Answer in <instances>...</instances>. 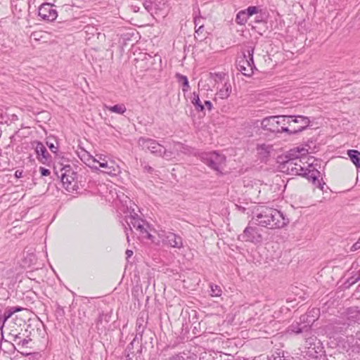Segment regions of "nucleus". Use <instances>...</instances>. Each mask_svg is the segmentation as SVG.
<instances>
[{
    "mask_svg": "<svg viewBox=\"0 0 360 360\" xmlns=\"http://www.w3.org/2000/svg\"><path fill=\"white\" fill-rule=\"evenodd\" d=\"M309 124V118L302 115H278L263 119L261 125L264 130L274 133L294 134L302 131Z\"/></svg>",
    "mask_w": 360,
    "mask_h": 360,
    "instance_id": "1",
    "label": "nucleus"
},
{
    "mask_svg": "<svg viewBox=\"0 0 360 360\" xmlns=\"http://www.w3.org/2000/svg\"><path fill=\"white\" fill-rule=\"evenodd\" d=\"M255 224L269 229H281L288 223V219L279 210L268 207H258L252 218Z\"/></svg>",
    "mask_w": 360,
    "mask_h": 360,
    "instance_id": "2",
    "label": "nucleus"
},
{
    "mask_svg": "<svg viewBox=\"0 0 360 360\" xmlns=\"http://www.w3.org/2000/svg\"><path fill=\"white\" fill-rule=\"evenodd\" d=\"M125 200H120L122 202H125L126 211L124 210V212L126 213L125 215V222L129 226V229L131 231L132 229H135L136 231L139 232L141 236L143 238H147L151 240L152 243L159 244V243H156L154 240V236L150 234L148 230L149 228V225L141 218H140L138 214L136 212L133 206L134 205L131 200L126 196ZM124 207V205H123Z\"/></svg>",
    "mask_w": 360,
    "mask_h": 360,
    "instance_id": "3",
    "label": "nucleus"
},
{
    "mask_svg": "<svg viewBox=\"0 0 360 360\" xmlns=\"http://www.w3.org/2000/svg\"><path fill=\"white\" fill-rule=\"evenodd\" d=\"M138 144L143 149H148L151 153L156 156L161 157L167 160L175 158L179 155V152H184V146L180 143L174 144L172 149H167L158 141L151 139L140 138Z\"/></svg>",
    "mask_w": 360,
    "mask_h": 360,
    "instance_id": "4",
    "label": "nucleus"
},
{
    "mask_svg": "<svg viewBox=\"0 0 360 360\" xmlns=\"http://www.w3.org/2000/svg\"><path fill=\"white\" fill-rule=\"evenodd\" d=\"M307 154L308 149L304 147H297L291 150V158L285 162L284 167L292 174H302L306 168L302 165V159H305Z\"/></svg>",
    "mask_w": 360,
    "mask_h": 360,
    "instance_id": "5",
    "label": "nucleus"
},
{
    "mask_svg": "<svg viewBox=\"0 0 360 360\" xmlns=\"http://www.w3.org/2000/svg\"><path fill=\"white\" fill-rule=\"evenodd\" d=\"M200 159L208 167L220 172L226 162V157L215 151L201 153Z\"/></svg>",
    "mask_w": 360,
    "mask_h": 360,
    "instance_id": "6",
    "label": "nucleus"
},
{
    "mask_svg": "<svg viewBox=\"0 0 360 360\" xmlns=\"http://www.w3.org/2000/svg\"><path fill=\"white\" fill-rule=\"evenodd\" d=\"M158 236L162 244L167 247L181 249L184 247L182 238L173 232L165 230H160L158 232Z\"/></svg>",
    "mask_w": 360,
    "mask_h": 360,
    "instance_id": "7",
    "label": "nucleus"
},
{
    "mask_svg": "<svg viewBox=\"0 0 360 360\" xmlns=\"http://www.w3.org/2000/svg\"><path fill=\"white\" fill-rule=\"evenodd\" d=\"M224 80V74L210 73L201 78L198 82L199 91H212L214 85Z\"/></svg>",
    "mask_w": 360,
    "mask_h": 360,
    "instance_id": "8",
    "label": "nucleus"
},
{
    "mask_svg": "<svg viewBox=\"0 0 360 360\" xmlns=\"http://www.w3.org/2000/svg\"><path fill=\"white\" fill-rule=\"evenodd\" d=\"M60 179L65 189L68 191L74 190L76 186L77 174L70 165H65L60 169Z\"/></svg>",
    "mask_w": 360,
    "mask_h": 360,
    "instance_id": "9",
    "label": "nucleus"
},
{
    "mask_svg": "<svg viewBox=\"0 0 360 360\" xmlns=\"http://www.w3.org/2000/svg\"><path fill=\"white\" fill-rule=\"evenodd\" d=\"M239 238L255 244L262 242V237L257 226H248L243 233L239 236Z\"/></svg>",
    "mask_w": 360,
    "mask_h": 360,
    "instance_id": "10",
    "label": "nucleus"
},
{
    "mask_svg": "<svg viewBox=\"0 0 360 360\" xmlns=\"http://www.w3.org/2000/svg\"><path fill=\"white\" fill-rule=\"evenodd\" d=\"M253 53L252 48L248 49V58L244 56V58L239 60L238 64V69L244 75L250 76L253 72L254 63H253Z\"/></svg>",
    "mask_w": 360,
    "mask_h": 360,
    "instance_id": "11",
    "label": "nucleus"
},
{
    "mask_svg": "<svg viewBox=\"0 0 360 360\" xmlns=\"http://www.w3.org/2000/svg\"><path fill=\"white\" fill-rule=\"evenodd\" d=\"M54 6L50 3H44L39 8V15L45 20L53 21L58 17L57 11L53 8Z\"/></svg>",
    "mask_w": 360,
    "mask_h": 360,
    "instance_id": "12",
    "label": "nucleus"
},
{
    "mask_svg": "<svg viewBox=\"0 0 360 360\" xmlns=\"http://www.w3.org/2000/svg\"><path fill=\"white\" fill-rule=\"evenodd\" d=\"M98 167V169H103V170H101L102 172L112 176H116L120 172V167L115 162V161L111 160H108L105 162H101V165Z\"/></svg>",
    "mask_w": 360,
    "mask_h": 360,
    "instance_id": "13",
    "label": "nucleus"
},
{
    "mask_svg": "<svg viewBox=\"0 0 360 360\" xmlns=\"http://www.w3.org/2000/svg\"><path fill=\"white\" fill-rule=\"evenodd\" d=\"M319 172L314 169L311 165H309L308 167L304 169L302 176H306L308 179L311 180L314 184H316L321 190L323 188L324 184H321L319 180H318V175Z\"/></svg>",
    "mask_w": 360,
    "mask_h": 360,
    "instance_id": "14",
    "label": "nucleus"
},
{
    "mask_svg": "<svg viewBox=\"0 0 360 360\" xmlns=\"http://www.w3.org/2000/svg\"><path fill=\"white\" fill-rule=\"evenodd\" d=\"M33 146L35 148V152L39 160L44 164L46 163L49 160V153L46 147L39 141L34 142Z\"/></svg>",
    "mask_w": 360,
    "mask_h": 360,
    "instance_id": "15",
    "label": "nucleus"
},
{
    "mask_svg": "<svg viewBox=\"0 0 360 360\" xmlns=\"http://www.w3.org/2000/svg\"><path fill=\"white\" fill-rule=\"evenodd\" d=\"M108 159L105 155L101 154H96L95 156L89 155L87 159V165L94 171H98V165L101 162H105Z\"/></svg>",
    "mask_w": 360,
    "mask_h": 360,
    "instance_id": "16",
    "label": "nucleus"
},
{
    "mask_svg": "<svg viewBox=\"0 0 360 360\" xmlns=\"http://www.w3.org/2000/svg\"><path fill=\"white\" fill-rule=\"evenodd\" d=\"M221 83L222 84V86L219 89L217 94L221 99H226L231 95V85L228 81V79H226L225 77L224 80Z\"/></svg>",
    "mask_w": 360,
    "mask_h": 360,
    "instance_id": "17",
    "label": "nucleus"
},
{
    "mask_svg": "<svg viewBox=\"0 0 360 360\" xmlns=\"http://www.w3.org/2000/svg\"><path fill=\"white\" fill-rule=\"evenodd\" d=\"M191 102L196 111L205 114V106L200 98V93L194 91L191 96Z\"/></svg>",
    "mask_w": 360,
    "mask_h": 360,
    "instance_id": "18",
    "label": "nucleus"
},
{
    "mask_svg": "<svg viewBox=\"0 0 360 360\" xmlns=\"http://www.w3.org/2000/svg\"><path fill=\"white\" fill-rule=\"evenodd\" d=\"M347 155L353 164L357 168H360V152L356 150H349Z\"/></svg>",
    "mask_w": 360,
    "mask_h": 360,
    "instance_id": "19",
    "label": "nucleus"
},
{
    "mask_svg": "<svg viewBox=\"0 0 360 360\" xmlns=\"http://www.w3.org/2000/svg\"><path fill=\"white\" fill-rule=\"evenodd\" d=\"M23 309L21 307H11L6 309V311L2 314L4 321H6L11 318L15 313L21 311Z\"/></svg>",
    "mask_w": 360,
    "mask_h": 360,
    "instance_id": "20",
    "label": "nucleus"
},
{
    "mask_svg": "<svg viewBox=\"0 0 360 360\" xmlns=\"http://www.w3.org/2000/svg\"><path fill=\"white\" fill-rule=\"evenodd\" d=\"M104 108L108 109L109 111H110L112 112L120 114V115L124 114L127 110L125 105L122 103L117 104L113 106H108V105H105Z\"/></svg>",
    "mask_w": 360,
    "mask_h": 360,
    "instance_id": "21",
    "label": "nucleus"
},
{
    "mask_svg": "<svg viewBox=\"0 0 360 360\" xmlns=\"http://www.w3.org/2000/svg\"><path fill=\"white\" fill-rule=\"evenodd\" d=\"M269 360H291V358L286 356L284 351L277 349L269 357Z\"/></svg>",
    "mask_w": 360,
    "mask_h": 360,
    "instance_id": "22",
    "label": "nucleus"
},
{
    "mask_svg": "<svg viewBox=\"0 0 360 360\" xmlns=\"http://www.w3.org/2000/svg\"><path fill=\"white\" fill-rule=\"evenodd\" d=\"M176 77L179 83H181L182 85V91L183 92H187L190 89L188 80L187 77L183 75L177 73L176 75Z\"/></svg>",
    "mask_w": 360,
    "mask_h": 360,
    "instance_id": "23",
    "label": "nucleus"
},
{
    "mask_svg": "<svg viewBox=\"0 0 360 360\" xmlns=\"http://www.w3.org/2000/svg\"><path fill=\"white\" fill-rule=\"evenodd\" d=\"M350 343L352 352L360 353V333H357L354 337L351 338Z\"/></svg>",
    "mask_w": 360,
    "mask_h": 360,
    "instance_id": "24",
    "label": "nucleus"
},
{
    "mask_svg": "<svg viewBox=\"0 0 360 360\" xmlns=\"http://www.w3.org/2000/svg\"><path fill=\"white\" fill-rule=\"evenodd\" d=\"M272 150V146L266 143L258 144L257 146V153L263 156L267 155Z\"/></svg>",
    "mask_w": 360,
    "mask_h": 360,
    "instance_id": "25",
    "label": "nucleus"
},
{
    "mask_svg": "<svg viewBox=\"0 0 360 360\" xmlns=\"http://www.w3.org/2000/svg\"><path fill=\"white\" fill-rule=\"evenodd\" d=\"M247 15L244 11H242L237 14L236 20L238 24L243 25L247 21Z\"/></svg>",
    "mask_w": 360,
    "mask_h": 360,
    "instance_id": "26",
    "label": "nucleus"
},
{
    "mask_svg": "<svg viewBox=\"0 0 360 360\" xmlns=\"http://www.w3.org/2000/svg\"><path fill=\"white\" fill-rule=\"evenodd\" d=\"M306 328H307L306 325H304L303 327H300V323H296V325L292 324V326H290L288 329V331H291L292 333H302Z\"/></svg>",
    "mask_w": 360,
    "mask_h": 360,
    "instance_id": "27",
    "label": "nucleus"
},
{
    "mask_svg": "<svg viewBox=\"0 0 360 360\" xmlns=\"http://www.w3.org/2000/svg\"><path fill=\"white\" fill-rule=\"evenodd\" d=\"M211 295L213 297H219L221 295V290L219 286L217 285H210Z\"/></svg>",
    "mask_w": 360,
    "mask_h": 360,
    "instance_id": "28",
    "label": "nucleus"
},
{
    "mask_svg": "<svg viewBox=\"0 0 360 360\" xmlns=\"http://www.w3.org/2000/svg\"><path fill=\"white\" fill-rule=\"evenodd\" d=\"M248 18L252 16L254 14L258 13V8L256 6H250L245 11H244Z\"/></svg>",
    "mask_w": 360,
    "mask_h": 360,
    "instance_id": "29",
    "label": "nucleus"
},
{
    "mask_svg": "<svg viewBox=\"0 0 360 360\" xmlns=\"http://www.w3.org/2000/svg\"><path fill=\"white\" fill-rule=\"evenodd\" d=\"M41 34H42V32H41V31L34 32L32 34L31 37L36 41H39V40H41V39H43L45 38L44 36H41Z\"/></svg>",
    "mask_w": 360,
    "mask_h": 360,
    "instance_id": "30",
    "label": "nucleus"
},
{
    "mask_svg": "<svg viewBox=\"0 0 360 360\" xmlns=\"http://www.w3.org/2000/svg\"><path fill=\"white\" fill-rule=\"evenodd\" d=\"M5 322L4 321L2 317V307L0 306V333L3 336V328L4 326Z\"/></svg>",
    "mask_w": 360,
    "mask_h": 360,
    "instance_id": "31",
    "label": "nucleus"
},
{
    "mask_svg": "<svg viewBox=\"0 0 360 360\" xmlns=\"http://www.w3.org/2000/svg\"><path fill=\"white\" fill-rule=\"evenodd\" d=\"M143 6H144L145 9L150 12L152 11V8H153V4L150 1H145L143 3Z\"/></svg>",
    "mask_w": 360,
    "mask_h": 360,
    "instance_id": "32",
    "label": "nucleus"
},
{
    "mask_svg": "<svg viewBox=\"0 0 360 360\" xmlns=\"http://www.w3.org/2000/svg\"><path fill=\"white\" fill-rule=\"evenodd\" d=\"M20 333H13L12 332L9 333L8 338L13 342H17L18 339L20 338L19 336Z\"/></svg>",
    "mask_w": 360,
    "mask_h": 360,
    "instance_id": "33",
    "label": "nucleus"
},
{
    "mask_svg": "<svg viewBox=\"0 0 360 360\" xmlns=\"http://www.w3.org/2000/svg\"><path fill=\"white\" fill-rule=\"evenodd\" d=\"M203 19L200 17H195V20H194V23H195V28L197 27H199L200 25H203Z\"/></svg>",
    "mask_w": 360,
    "mask_h": 360,
    "instance_id": "34",
    "label": "nucleus"
},
{
    "mask_svg": "<svg viewBox=\"0 0 360 360\" xmlns=\"http://www.w3.org/2000/svg\"><path fill=\"white\" fill-rule=\"evenodd\" d=\"M204 106L205 109L207 108L209 111H210L212 109V104L208 100H204Z\"/></svg>",
    "mask_w": 360,
    "mask_h": 360,
    "instance_id": "35",
    "label": "nucleus"
},
{
    "mask_svg": "<svg viewBox=\"0 0 360 360\" xmlns=\"http://www.w3.org/2000/svg\"><path fill=\"white\" fill-rule=\"evenodd\" d=\"M360 249V238H359V240H357V242H356L351 248V250L352 251H356L357 250Z\"/></svg>",
    "mask_w": 360,
    "mask_h": 360,
    "instance_id": "36",
    "label": "nucleus"
},
{
    "mask_svg": "<svg viewBox=\"0 0 360 360\" xmlns=\"http://www.w3.org/2000/svg\"><path fill=\"white\" fill-rule=\"evenodd\" d=\"M49 148H50V150L54 153H56L57 152V146H56L53 143H49V142H47L46 143Z\"/></svg>",
    "mask_w": 360,
    "mask_h": 360,
    "instance_id": "37",
    "label": "nucleus"
},
{
    "mask_svg": "<svg viewBox=\"0 0 360 360\" xmlns=\"http://www.w3.org/2000/svg\"><path fill=\"white\" fill-rule=\"evenodd\" d=\"M40 173L41 176H48L50 174V171L44 167H40Z\"/></svg>",
    "mask_w": 360,
    "mask_h": 360,
    "instance_id": "38",
    "label": "nucleus"
},
{
    "mask_svg": "<svg viewBox=\"0 0 360 360\" xmlns=\"http://www.w3.org/2000/svg\"><path fill=\"white\" fill-rule=\"evenodd\" d=\"M203 27H204V25H200V26L196 29L195 30V32L196 33H202V30H203Z\"/></svg>",
    "mask_w": 360,
    "mask_h": 360,
    "instance_id": "39",
    "label": "nucleus"
},
{
    "mask_svg": "<svg viewBox=\"0 0 360 360\" xmlns=\"http://www.w3.org/2000/svg\"><path fill=\"white\" fill-rule=\"evenodd\" d=\"M22 171H19V170H17L15 173V176L17 177V178H20L22 177Z\"/></svg>",
    "mask_w": 360,
    "mask_h": 360,
    "instance_id": "40",
    "label": "nucleus"
},
{
    "mask_svg": "<svg viewBox=\"0 0 360 360\" xmlns=\"http://www.w3.org/2000/svg\"><path fill=\"white\" fill-rule=\"evenodd\" d=\"M126 255H127V258H129V257H131V256H132V255H133V251H132V250H127L126 251Z\"/></svg>",
    "mask_w": 360,
    "mask_h": 360,
    "instance_id": "41",
    "label": "nucleus"
},
{
    "mask_svg": "<svg viewBox=\"0 0 360 360\" xmlns=\"http://www.w3.org/2000/svg\"><path fill=\"white\" fill-rule=\"evenodd\" d=\"M172 360H184V358L182 356H176L173 358Z\"/></svg>",
    "mask_w": 360,
    "mask_h": 360,
    "instance_id": "42",
    "label": "nucleus"
},
{
    "mask_svg": "<svg viewBox=\"0 0 360 360\" xmlns=\"http://www.w3.org/2000/svg\"><path fill=\"white\" fill-rule=\"evenodd\" d=\"M21 343H22V345L24 346V345H27L28 343V341L27 340H25V339H23L22 340Z\"/></svg>",
    "mask_w": 360,
    "mask_h": 360,
    "instance_id": "43",
    "label": "nucleus"
},
{
    "mask_svg": "<svg viewBox=\"0 0 360 360\" xmlns=\"http://www.w3.org/2000/svg\"><path fill=\"white\" fill-rule=\"evenodd\" d=\"M308 316V315H304L300 317V319L302 321H305L307 317Z\"/></svg>",
    "mask_w": 360,
    "mask_h": 360,
    "instance_id": "44",
    "label": "nucleus"
},
{
    "mask_svg": "<svg viewBox=\"0 0 360 360\" xmlns=\"http://www.w3.org/2000/svg\"><path fill=\"white\" fill-rule=\"evenodd\" d=\"M132 7H133V9H134V12H137V11H139V7H137V6H133Z\"/></svg>",
    "mask_w": 360,
    "mask_h": 360,
    "instance_id": "45",
    "label": "nucleus"
},
{
    "mask_svg": "<svg viewBox=\"0 0 360 360\" xmlns=\"http://www.w3.org/2000/svg\"><path fill=\"white\" fill-rule=\"evenodd\" d=\"M126 235H127V240L129 241V233H127V231H126Z\"/></svg>",
    "mask_w": 360,
    "mask_h": 360,
    "instance_id": "46",
    "label": "nucleus"
},
{
    "mask_svg": "<svg viewBox=\"0 0 360 360\" xmlns=\"http://www.w3.org/2000/svg\"><path fill=\"white\" fill-rule=\"evenodd\" d=\"M300 125H301V124H300V123H296V124H295V127H299V126H300Z\"/></svg>",
    "mask_w": 360,
    "mask_h": 360,
    "instance_id": "47",
    "label": "nucleus"
},
{
    "mask_svg": "<svg viewBox=\"0 0 360 360\" xmlns=\"http://www.w3.org/2000/svg\"><path fill=\"white\" fill-rule=\"evenodd\" d=\"M359 278L357 279L360 278V270L359 271Z\"/></svg>",
    "mask_w": 360,
    "mask_h": 360,
    "instance_id": "48",
    "label": "nucleus"
}]
</instances>
